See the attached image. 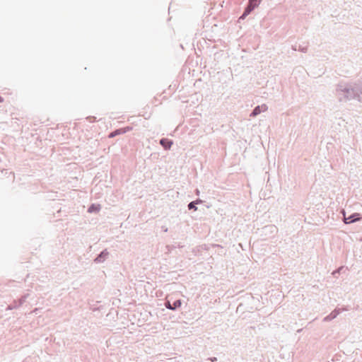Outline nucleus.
Here are the masks:
<instances>
[{"instance_id":"1","label":"nucleus","mask_w":362,"mask_h":362,"mask_svg":"<svg viewBox=\"0 0 362 362\" xmlns=\"http://www.w3.org/2000/svg\"><path fill=\"white\" fill-rule=\"evenodd\" d=\"M336 93L341 102L356 100L362 103V86L360 85L341 83L337 85Z\"/></svg>"},{"instance_id":"2","label":"nucleus","mask_w":362,"mask_h":362,"mask_svg":"<svg viewBox=\"0 0 362 362\" xmlns=\"http://www.w3.org/2000/svg\"><path fill=\"white\" fill-rule=\"evenodd\" d=\"M261 1L262 0H248L243 13L239 18V21L244 20L246 16L250 14L256 8L259 6Z\"/></svg>"},{"instance_id":"3","label":"nucleus","mask_w":362,"mask_h":362,"mask_svg":"<svg viewBox=\"0 0 362 362\" xmlns=\"http://www.w3.org/2000/svg\"><path fill=\"white\" fill-rule=\"evenodd\" d=\"M342 212L344 214V222L345 224H349V223H354L357 221H359L361 218V216L360 214H358V213H354L351 215H350L349 216L346 217L345 212L344 210L342 211Z\"/></svg>"},{"instance_id":"4","label":"nucleus","mask_w":362,"mask_h":362,"mask_svg":"<svg viewBox=\"0 0 362 362\" xmlns=\"http://www.w3.org/2000/svg\"><path fill=\"white\" fill-rule=\"evenodd\" d=\"M268 109V107L266 104H262L261 105L256 106L252 112L250 113V116L252 117H255L259 115L261 112H264L267 111Z\"/></svg>"},{"instance_id":"5","label":"nucleus","mask_w":362,"mask_h":362,"mask_svg":"<svg viewBox=\"0 0 362 362\" xmlns=\"http://www.w3.org/2000/svg\"><path fill=\"white\" fill-rule=\"evenodd\" d=\"M110 253L107 249L103 250L94 259V262L99 264L104 262L108 257Z\"/></svg>"},{"instance_id":"6","label":"nucleus","mask_w":362,"mask_h":362,"mask_svg":"<svg viewBox=\"0 0 362 362\" xmlns=\"http://www.w3.org/2000/svg\"><path fill=\"white\" fill-rule=\"evenodd\" d=\"M345 309H341V308H335L333 311H332L328 315H327L325 317H324L323 321L324 322H329L334 319H335L338 315H339L342 310H344Z\"/></svg>"},{"instance_id":"7","label":"nucleus","mask_w":362,"mask_h":362,"mask_svg":"<svg viewBox=\"0 0 362 362\" xmlns=\"http://www.w3.org/2000/svg\"><path fill=\"white\" fill-rule=\"evenodd\" d=\"M262 230L264 235H270L273 236L277 233L278 228L274 225H268L264 226L262 228Z\"/></svg>"},{"instance_id":"8","label":"nucleus","mask_w":362,"mask_h":362,"mask_svg":"<svg viewBox=\"0 0 362 362\" xmlns=\"http://www.w3.org/2000/svg\"><path fill=\"white\" fill-rule=\"evenodd\" d=\"M173 144V142L171 139L167 138L160 139V145L162 146L165 150L170 149Z\"/></svg>"},{"instance_id":"9","label":"nucleus","mask_w":362,"mask_h":362,"mask_svg":"<svg viewBox=\"0 0 362 362\" xmlns=\"http://www.w3.org/2000/svg\"><path fill=\"white\" fill-rule=\"evenodd\" d=\"M130 129H131V128H129V127H125V128H121V129H116L115 131L111 132L109 134V138H113L117 135L124 134V133L127 132L128 131H129Z\"/></svg>"},{"instance_id":"10","label":"nucleus","mask_w":362,"mask_h":362,"mask_svg":"<svg viewBox=\"0 0 362 362\" xmlns=\"http://www.w3.org/2000/svg\"><path fill=\"white\" fill-rule=\"evenodd\" d=\"M100 206L99 204H98V205L92 204L91 206H89L88 211L89 213L98 212L100 211Z\"/></svg>"},{"instance_id":"11","label":"nucleus","mask_w":362,"mask_h":362,"mask_svg":"<svg viewBox=\"0 0 362 362\" xmlns=\"http://www.w3.org/2000/svg\"><path fill=\"white\" fill-rule=\"evenodd\" d=\"M292 49L293 50H298L301 52H303V53H305L307 52L308 51V47L307 46H302V45H299L298 47L297 48V46L296 45H293L292 46Z\"/></svg>"},{"instance_id":"12","label":"nucleus","mask_w":362,"mask_h":362,"mask_svg":"<svg viewBox=\"0 0 362 362\" xmlns=\"http://www.w3.org/2000/svg\"><path fill=\"white\" fill-rule=\"evenodd\" d=\"M346 269L344 268V267L341 266L340 267H339L338 269H337L336 270H334L333 272H332V275L334 276V277H337V274H340L341 272H343L344 271H345Z\"/></svg>"},{"instance_id":"13","label":"nucleus","mask_w":362,"mask_h":362,"mask_svg":"<svg viewBox=\"0 0 362 362\" xmlns=\"http://www.w3.org/2000/svg\"><path fill=\"white\" fill-rule=\"evenodd\" d=\"M172 305H173V310H175L181 306V300H176L173 302V303Z\"/></svg>"},{"instance_id":"14","label":"nucleus","mask_w":362,"mask_h":362,"mask_svg":"<svg viewBox=\"0 0 362 362\" xmlns=\"http://www.w3.org/2000/svg\"><path fill=\"white\" fill-rule=\"evenodd\" d=\"M187 208L189 210H194V211H197V207L196 206V202H191L188 204L187 205Z\"/></svg>"},{"instance_id":"15","label":"nucleus","mask_w":362,"mask_h":362,"mask_svg":"<svg viewBox=\"0 0 362 362\" xmlns=\"http://www.w3.org/2000/svg\"><path fill=\"white\" fill-rule=\"evenodd\" d=\"M28 297V294H25L23 296H21V298L18 300L19 305H21V306L25 302L27 298Z\"/></svg>"},{"instance_id":"16","label":"nucleus","mask_w":362,"mask_h":362,"mask_svg":"<svg viewBox=\"0 0 362 362\" xmlns=\"http://www.w3.org/2000/svg\"><path fill=\"white\" fill-rule=\"evenodd\" d=\"M164 305H165L166 308L173 310V305H172V303H170V301L168 299L165 300V301L164 303Z\"/></svg>"},{"instance_id":"17","label":"nucleus","mask_w":362,"mask_h":362,"mask_svg":"<svg viewBox=\"0 0 362 362\" xmlns=\"http://www.w3.org/2000/svg\"><path fill=\"white\" fill-rule=\"evenodd\" d=\"M18 308V305H8V307L6 308V310H13V309H16Z\"/></svg>"},{"instance_id":"18","label":"nucleus","mask_w":362,"mask_h":362,"mask_svg":"<svg viewBox=\"0 0 362 362\" xmlns=\"http://www.w3.org/2000/svg\"><path fill=\"white\" fill-rule=\"evenodd\" d=\"M11 305H18V308H19L21 306V305H19V303L17 300H13V302L11 303Z\"/></svg>"},{"instance_id":"19","label":"nucleus","mask_w":362,"mask_h":362,"mask_svg":"<svg viewBox=\"0 0 362 362\" xmlns=\"http://www.w3.org/2000/svg\"><path fill=\"white\" fill-rule=\"evenodd\" d=\"M208 360H210L211 362H215L217 361V358L216 357H210L208 358Z\"/></svg>"},{"instance_id":"20","label":"nucleus","mask_w":362,"mask_h":362,"mask_svg":"<svg viewBox=\"0 0 362 362\" xmlns=\"http://www.w3.org/2000/svg\"><path fill=\"white\" fill-rule=\"evenodd\" d=\"M193 202H196V205L198 204H202L203 202V201L199 199H197V200L193 201Z\"/></svg>"},{"instance_id":"21","label":"nucleus","mask_w":362,"mask_h":362,"mask_svg":"<svg viewBox=\"0 0 362 362\" xmlns=\"http://www.w3.org/2000/svg\"><path fill=\"white\" fill-rule=\"evenodd\" d=\"M162 229L163 230V231L166 232L168 230V228H165L164 226H162Z\"/></svg>"},{"instance_id":"22","label":"nucleus","mask_w":362,"mask_h":362,"mask_svg":"<svg viewBox=\"0 0 362 362\" xmlns=\"http://www.w3.org/2000/svg\"><path fill=\"white\" fill-rule=\"evenodd\" d=\"M4 99L1 96H0V103L3 102Z\"/></svg>"},{"instance_id":"23","label":"nucleus","mask_w":362,"mask_h":362,"mask_svg":"<svg viewBox=\"0 0 362 362\" xmlns=\"http://www.w3.org/2000/svg\"><path fill=\"white\" fill-rule=\"evenodd\" d=\"M199 194V189H196V194H197V195H198Z\"/></svg>"},{"instance_id":"24","label":"nucleus","mask_w":362,"mask_h":362,"mask_svg":"<svg viewBox=\"0 0 362 362\" xmlns=\"http://www.w3.org/2000/svg\"><path fill=\"white\" fill-rule=\"evenodd\" d=\"M37 310V308H35V310H33V312H36Z\"/></svg>"},{"instance_id":"25","label":"nucleus","mask_w":362,"mask_h":362,"mask_svg":"<svg viewBox=\"0 0 362 362\" xmlns=\"http://www.w3.org/2000/svg\"><path fill=\"white\" fill-rule=\"evenodd\" d=\"M168 248V250H169V248H170V246L169 245H167L166 247Z\"/></svg>"}]
</instances>
